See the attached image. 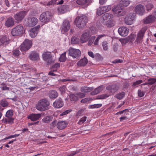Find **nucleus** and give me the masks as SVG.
<instances>
[{"label": "nucleus", "instance_id": "1", "mask_svg": "<svg viewBox=\"0 0 156 156\" xmlns=\"http://www.w3.org/2000/svg\"><path fill=\"white\" fill-rule=\"evenodd\" d=\"M50 103L48 100L46 98L39 100L36 106L37 109L40 111H44L49 108Z\"/></svg>", "mask_w": 156, "mask_h": 156}, {"label": "nucleus", "instance_id": "2", "mask_svg": "<svg viewBox=\"0 0 156 156\" xmlns=\"http://www.w3.org/2000/svg\"><path fill=\"white\" fill-rule=\"evenodd\" d=\"M87 22V17L84 15L78 16L76 19L75 23L79 28L84 27Z\"/></svg>", "mask_w": 156, "mask_h": 156}, {"label": "nucleus", "instance_id": "3", "mask_svg": "<svg viewBox=\"0 0 156 156\" xmlns=\"http://www.w3.org/2000/svg\"><path fill=\"white\" fill-rule=\"evenodd\" d=\"M24 28L22 25H19L12 29L11 34L13 36H17L21 35L24 32Z\"/></svg>", "mask_w": 156, "mask_h": 156}, {"label": "nucleus", "instance_id": "4", "mask_svg": "<svg viewBox=\"0 0 156 156\" xmlns=\"http://www.w3.org/2000/svg\"><path fill=\"white\" fill-rule=\"evenodd\" d=\"M13 112L12 110H8L6 112L5 116L7 118H4L2 119V122L4 123H8L12 124L14 122V118L12 117Z\"/></svg>", "mask_w": 156, "mask_h": 156}, {"label": "nucleus", "instance_id": "5", "mask_svg": "<svg viewBox=\"0 0 156 156\" xmlns=\"http://www.w3.org/2000/svg\"><path fill=\"white\" fill-rule=\"evenodd\" d=\"M51 14L50 12L46 11L41 14L40 20L42 22L46 23L49 22L51 17Z\"/></svg>", "mask_w": 156, "mask_h": 156}, {"label": "nucleus", "instance_id": "6", "mask_svg": "<svg viewBox=\"0 0 156 156\" xmlns=\"http://www.w3.org/2000/svg\"><path fill=\"white\" fill-rule=\"evenodd\" d=\"M81 52L78 49L70 48L69 50V55L73 58H78L80 56Z\"/></svg>", "mask_w": 156, "mask_h": 156}, {"label": "nucleus", "instance_id": "7", "mask_svg": "<svg viewBox=\"0 0 156 156\" xmlns=\"http://www.w3.org/2000/svg\"><path fill=\"white\" fill-rule=\"evenodd\" d=\"M32 42L28 39H26L21 45L20 50L22 51L28 50L32 45Z\"/></svg>", "mask_w": 156, "mask_h": 156}, {"label": "nucleus", "instance_id": "8", "mask_svg": "<svg viewBox=\"0 0 156 156\" xmlns=\"http://www.w3.org/2000/svg\"><path fill=\"white\" fill-rule=\"evenodd\" d=\"M27 12L25 11H21L17 12L14 16V18L17 22H20L22 21V20L26 16Z\"/></svg>", "mask_w": 156, "mask_h": 156}, {"label": "nucleus", "instance_id": "9", "mask_svg": "<svg viewBox=\"0 0 156 156\" xmlns=\"http://www.w3.org/2000/svg\"><path fill=\"white\" fill-rule=\"evenodd\" d=\"M91 36V35L90 31H88L84 32L80 37V41L82 43L87 42Z\"/></svg>", "mask_w": 156, "mask_h": 156}, {"label": "nucleus", "instance_id": "10", "mask_svg": "<svg viewBox=\"0 0 156 156\" xmlns=\"http://www.w3.org/2000/svg\"><path fill=\"white\" fill-rule=\"evenodd\" d=\"M42 57L44 60L48 63V65L52 63V58L51 52H44L42 54Z\"/></svg>", "mask_w": 156, "mask_h": 156}, {"label": "nucleus", "instance_id": "11", "mask_svg": "<svg viewBox=\"0 0 156 156\" xmlns=\"http://www.w3.org/2000/svg\"><path fill=\"white\" fill-rule=\"evenodd\" d=\"M135 14L130 13L125 19V23L127 25H130L133 23L135 18Z\"/></svg>", "mask_w": 156, "mask_h": 156}, {"label": "nucleus", "instance_id": "12", "mask_svg": "<svg viewBox=\"0 0 156 156\" xmlns=\"http://www.w3.org/2000/svg\"><path fill=\"white\" fill-rule=\"evenodd\" d=\"M135 11L136 13L142 15L145 12L144 7L141 4L138 5L136 6Z\"/></svg>", "mask_w": 156, "mask_h": 156}, {"label": "nucleus", "instance_id": "13", "mask_svg": "<svg viewBox=\"0 0 156 156\" xmlns=\"http://www.w3.org/2000/svg\"><path fill=\"white\" fill-rule=\"evenodd\" d=\"M40 28V26L39 25L36 26L32 28L30 31V35L32 38H34L37 35L39 29Z\"/></svg>", "mask_w": 156, "mask_h": 156}, {"label": "nucleus", "instance_id": "14", "mask_svg": "<svg viewBox=\"0 0 156 156\" xmlns=\"http://www.w3.org/2000/svg\"><path fill=\"white\" fill-rule=\"evenodd\" d=\"M118 32L121 36H126L128 35L129 30L126 27H122L119 28Z\"/></svg>", "mask_w": 156, "mask_h": 156}, {"label": "nucleus", "instance_id": "15", "mask_svg": "<svg viewBox=\"0 0 156 156\" xmlns=\"http://www.w3.org/2000/svg\"><path fill=\"white\" fill-rule=\"evenodd\" d=\"M112 10L115 13H117V16L118 17L124 16L126 13V12L122 8H121L120 9H119L118 6L115 8H114Z\"/></svg>", "mask_w": 156, "mask_h": 156}, {"label": "nucleus", "instance_id": "16", "mask_svg": "<svg viewBox=\"0 0 156 156\" xmlns=\"http://www.w3.org/2000/svg\"><path fill=\"white\" fill-rule=\"evenodd\" d=\"M68 125V123L66 121H58L56 125L57 127L60 130H62L66 128Z\"/></svg>", "mask_w": 156, "mask_h": 156}, {"label": "nucleus", "instance_id": "17", "mask_svg": "<svg viewBox=\"0 0 156 156\" xmlns=\"http://www.w3.org/2000/svg\"><path fill=\"white\" fill-rule=\"evenodd\" d=\"M119 87L116 84L110 85L107 87V90L110 91L113 94L116 92L119 89Z\"/></svg>", "mask_w": 156, "mask_h": 156}, {"label": "nucleus", "instance_id": "18", "mask_svg": "<svg viewBox=\"0 0 156 156\" xmlns=\"http://www.w3.org/2000/svg\"><path fill=\"white\" fill-rule=\"evenodd\" d=\"M70 25L69 21L65 20L63 22L62 25L61 27V29L62 31L64 32L67 31L69 29Z\"/></svg>", "mask_w": 156, "mask_h": 156}, {"label": "nucleus", "instance_id": "19", "mask_svg": "<svg viewBox=\"0 0 156 156\" xmlns=\"http://www.w3.org/2000/svg\"><path fill=\"white\" fill-rule=\"evenodd\" d=\"M63 103L61 98H59L53 103V105L56 108H60L63 105Z\"/></svg>", "mask_w": 156, "mask_h": 156}, {"label": "nucleus", "instance_id": "20", "mask_svg": "<svg viewBox=\"0 0 156 156\" xmlns=\"http://www.w3.org/2000/svg\"><path fill=\"white\" fill-rule=\"evenodd\" d=\"M38 20L35 17H32L28 19V25L29 27L35 26L37 23Z\"/></svg>", "mask_w": 156, "mask_h": 156}, {"label": "nucleus", "instance_id": "21", "mask_svg": "<svg viewBox=\"0 0 156 156\" xmlns=\"http://www.w3.org/2000/svg\"><path fill=\"white\" fill-rule=\"evenodd\" d=\"M14 21L11 17L8 18L5 23V25L7 27H12L14 25Z\"/></svg>", "mask_w": 156, "mask_h": 156}, {"label": "nucleus", "instance_id": "22", "mask_svg": "<svg viewBox=\"0 0 156 156\" xmlns=\"http://www.w3.org/2000/svg\"><path fill=\"white\" fill-rule=\"evenodd\" d=\"M10 41V40L6 36L2 37L0 39V43L3 45H5L8 44Z\"/></svg>", "mask_w": 156, "mask_h": 156}, {"label": "nucleus", "instance_id": "23", "mask_svg": "<svg viewBox=\"0 0 156 156\" xmlns=\"http://www.w3.org/2000/svg\"><path fill=\"white\" fill-rule=\"evenodd\" d=\"M41 117L40 114H32L28 116V118L31 121H34L38 120Z\"/></svg>", "mask_w": 156, "mask_h": 156}, {"label": "nucleus", "instance_id": "24", "mask_svg": "<svg viewBox=\"0 0 156 156\" xmlns=\"http://www.w3.org/2000/svg\"><path fill=\"white\" fill-rule=\"evenodd\" d=\"M37 83V80L35 78H30L26 83L25 85L28 86H30L33 85H35Z\"/></svg>", "mask_w": 156, "mask_h": 156}, {"label": "nucleus", "instance_id": "25", "mask_svg": "<svg viewBox=\"0 0 156 156\" xmlns=\"http://www.w3.org/2000/svg\"><path fill=\"white\" fill-rule=\"evenodd\" d=\"M88 62V60L85 57L80 59L77 62V65L79 66H85Z\"/></svg>", "mask_w": 156, "mask_h": 156}, {"label": "nucleus", "instance_id": "26", "mask_svg": "<svg viewBox=\"0 0 156 156\" xmlns=\"http://www.w3.org/2000/svg\"><path fill=\"white\" fill-rule=\"evenodd\" d=\"M48 95L51 99H53L56 98L58 97V94L56 91L51 90L49 92Z\"/></svg>", "mask_w": 156, "mask_h": 156}, {"label": "nucleus", "instance_id": "27", "mask_svg": "<svg viewBox=\"0 0 156 156\" xmlns=\"http://www.w3.org/2000/svg\"><path fill=\"white\" fill-rule=\"evenodd\" d=\"M92 2V0H77L76 2L79 5H84L89 4Z\"/></svg>", "mask_w": 156, "mask_h": 156}, {"label": "nucleus", "instance_id": "28", "mask_svg": "<svg viewBox=\"0 0 156 156\" xmlns=\"http://www.w3.org/2000/svg\"><path fill=\"white\" fill-rule=\"evenodd\" d=\"M38 54L35 52H32L30 55V58L33 61L36 60L39 58Z\"/></svg>", "mask_w": 156, "mask_h": 156}, {"label": "nucleus", "instance_id": "29", "mask_svg": "<svg viewBox=\"0 0 156 156\" xmlns=\"http://www.w3.org/2000/svg\"><path fill=\"white\" fill-rule=\"evenodd\" d=\"M102 18L104 22H105L113 18V16L112 14L106 13L103 15Z\"/></svg>", "mask_w": 156, "mask_h": 156}, {"label": "nucleus", "instance_id": "30", "mask_svg": "<svg viewBox=\"0 0 156 156\" xmlns=\"http://www.w3.org/2000/svg\"><path fill=\"white\" fill-rule=\"evenodd\" d=\"M155 19L154 18L152 15H150L146 19H144V23L148 24L151 23L154 21Z\"/></svg>", "mask_w": 156, "mask_h": 156}, {"label": "nucleus", "instance_id": "31", "mask_svg": "<svg viewBox=\"0 0 156 156\" xmlns=\"http://www.w3.org/2000/svg\"><path fill=\"white\" fill-rule=\"evenodd\" d=\"M147 29V27H146L143 28L138 33L137 37L143 38L144 33Z\"/></svg>", "mask_w": 156, "mask_h": 156}, {"label": "nucleus", "instance_id": "32", "mask_svg": "<svg viewBox=\"0 0 156 156\" xmlns=\"http://www.w3.org/2000/svg\"><path fill=\"white\" fill-rule=\"evenodd\" d=\"M53 119V117L51 116H47L44 117L42 120V122L47 123L50 122Z\"/></svg>", "mask_w": 156, "mask_h": 156}, {"label": "nucleus", "instance_id": "33", "mask_svg": "<svg viewBox=\"0 0 156 156\" xmlns=\"http://www.w3.org/2000/svg\"><path fill=\"white\" fill-rule=\"evenodd\" d=\"M105 24L107 26V27H112L114 25V22L112 18L110 20H108V21L104 22Z\"/></svg>", "mask_w": 156, "mask_h": 156}, {"label": "nucleus", "instance_id": "34", "mask_svg": "<svg viewBox=\"0 0 156 156\" xmlns=\"http://www.w3.org/2000/svg\"><path fill=\"white\" fill-rule=\"evenodd\" d=\"M93 89L91 87H83L80 89V91L84 93H88L91 91Z\"/></svg>", "mask_w": 156, "mask_h": 156}, {"label": "nucleus", "instance_id": "35", "mask_svg": "<svg viewBox=\"0 0 156 156\" xmlns=\"http://www.w3.org/2000/svg\"><path fill=\"white\" fill-rule=\"evenodd\" d=\"M125 93L124 92L122 91L116 94L115 96L118 99L121 100L125 97Z\"/></svg>", "mask_w": 156, "mask_h": 156}, {"label": "nucleus", "instance_id": "36", "mask_svg": "<svg viewBox=\"0 0 156 156\" xmlns=\"http://www.w3.org/2000/svg\"><path fill=\"white\" fill-rule=\"evenodd\" d=\"M130 3L129 0H121L120 2V5L121 7H126Z\"/></svg>", "mask_w": 156, "mask_h": 156}, {"label": "nucleus", "instance_id": "37", "mask_svg": "<svg viewBox=\"0 0 156 156\" xmlns=\"http://www.w3.org/2000/svg\"><path fill=\"white\" fill-rule=\"evenodd\" d=\"M39 75V78H38V80L41 82H44L47 80L46 76H44L42 73H40Z\"/></svg>", "mask_w": 156, "mask_h": 156}, {"label": "nucleus", "instance_id": "38", "mask_svg": "<svg viewBox=\"0 0 156 156\" xmlns=\"http://www.w3.org/2000/svg\"><path fill=\"white\" fill-rule=\"evenodd\" d=\"M0 104L3 107H7L9 105L8 102L5 99L2 100L0 101Z\"/></svg>", "mask_w": 156, "mask_h": 156}, {"label": "nucleus", "instance_id": "39", "mask_svg": "<svg viewBox=\"0 0 156 156\" xmlns=\"http://www.w3.org/2000/svg\"><path fill=\"white\" fill-rule=\"evenodd\" d=\"M105 12L102 6L99 7L97 9V14L99 16H101Z\"/></svg>", "mask_w": 156, "mask_h": 156}, {"label": "nucleus", "instance_id": "40", "mask_svg": "<svg viewBox=\"0 0 156 156\" xmlns=\"http://www.w3.org/2000/svg\"><path fill=\"white\" fill-rule=\"evenodd\" d=\"M66 52H65L62 54L60 56L59 59V60L61 62H64L66 60Z\"/></svg>", "mask_w": 156, "mask_h": 156}, {"label": "nucleus", "instance_id": "41", "mask_svg": "<svg viewBox=\"0 0 156 156\" xmlns=\"http://www.w3.org/2000/svg\"><path fill=\"white\" fill-rule=\"evenodd\" d=\"M106 36V35L105 34L99 35L98 36L97 38L95 40L94 42V44L95 45H97L98 44V41L102 37Z\"/></svg>", "mask_w": 156, "mask_h": 156}, {"label": "nucleus", "instance_id": "42", "mask_svg": "<svg viewBox=\"0 0 156 156\" xmlns=\"http://www.w3.org/2000/svg\"><path fill=\"white\" fill-rule=\"evenodd\" d=\"M102 90V87L100 86L96 88L92 93L94 94H96L101 91Z\"/></svg>", "mask_w": 156, "mask_h": 156}, {"label": "nucleus", "instance_id": "43", "mask_svg": "<svg viewBox=\"0 0 156 156\" xmlns=\"http://www.w3.org/2000/svg\"><path fill=\"white\" fill-rule=\"evenodd\" d=\"M102 106V104H96L90 105L89 106V108H98L101 107Z\"/></svg>", "mask_w": 156, "mask_h": 156}, {"label": "nucleus", "instance_id": "44", "mask_svg": "<svg viewBox=\"0 0 156 156\" xmlns=\"http://www.w3.org/2000/svg\"><path fill=\"white\" fill-rule=\"evenodd\" d=\"M87 117L84 116L81 118L77 122V124L81 125L83 124L87 120Z\"/></svg>", "mask_w": 156, "mask_h": 156}, {"label": "nucleus", "instance_id": "45", "mask_svg": "<svg viewBox=\"0 0 156 156\" xmlns=\"http://www.w3.org/2000/svg\"><path fill=\"white\" fill-rule=\"evenodd\" d=\"M109 95L107 94H103L100 95H98L97 97V99H103L106 98Z\"/></svg>", "mask_w": 156, "mask_h": 156}, {"label": "nucleus", "instance_id": "46", "mask_svg": "<svg viewBox=\"0 0 156 156\" xmlns=\"http://www.w3.org/2000/svg\"><path fill=\"white\" fill-rule=\"evenodd\" d=\"M95 39V36L90 37V38L89 39L87 43L88 46H91L94 42V41Z\"/></svg>", "mask_w": 156, "mask_h": 156}, {"label": "nucleus", "instance_id": "47", "mask_svg": "<svg viewBox=\"0 0 156 156\" xmlns=\"http://www.w3.org/2000/svg\"><path fill=\"white\" fill-rule=\"evenodd\" d=\"M147 81L148 82V84L152 85L156 82V78H149L147 79Z\"/></svg>", "mask_w": 156, "mask_h": 156}, {"label": "nucleus", "instance_id": "48", "mask_svg": "<svg viewBox=\"0 0 156 156\" xmlns=\"http://www.w3.org/2000/svg\"><path fill=\"white\" fill-rule=\"evenodd\" d=\"M70 100L71 101H76L78 99L77 96L74 94H71L70 96Z\"/></svg>", "mask_w": 156, "mask_h": 156}, {"label": "nucleus", "instance_id": "49", "mask_svg": "<svg viewBox=\"0 0 156 156\" xmlns=\"http://www.w3.org/2000/svg\"><path fill=\"white\" fill-rule=\"evenodd\" d=\"M57 121L54 120L50 124L49 127L50 129H53L55 127L57 124Z\"/></svg>", "mask_w": 156, "mask_h": 156}, {"label": "nucleus", "instance_id": "50", "mask_svg": "<svg viewBox=\"0 0 156 156\" xmlns=\"http://www.w3.org/2000/svg\"><path fill=\"white\" fill-rule=\"evenodd\" d=\"M79 39L76 37H73L71 38V43L72 44H76L79 42Z\"/></svg>", "mask_w": 156, "mask_h": 156}, {"label": "nucleus", "instance_id": "51", "mask_svg": "<svg viewBox=\"0 0 156 156\" xmlns=\"http://www.w3.org/2000/svg\"><path fill=\"white\" fill-rule=\"evenodd\" d=\"M108 43L106 41H105L102 42V45L103 49L104 50H107L108 49Z\"/></svg>", "mask_w": 156, "mask_h": 156}, {"label": "nucleus", "instance_id": "52", "mask_svg": "<svg viewBox=\"0 0 156 156\" xmlns=\"http://www.w3.org/2000/svg\"><path fill=\"white\" fill-rule=\"evenodd\" d=\"M119 41H120L122 44H125L126 43H127L129 41V40L127 38H123L119 40Z\"/></svg>", "mask_w": 156, "mask_h": 156}, {"label": "nucleus", "instance_id": "53", "mask_svg": "<svg viewBox=\"0 0 156 156\" xmlns=\"http://www.w3.org/2000/svg\"><path fill=\"white\" fill-rule=\"evenodd\" d=\"M147 9L148 11L151 10L154 7V5L151 3H148L146 5Z\"/></svg>", "mask_w": 156, "mask_h": 156}, {"label": "nucleus", "instance_id": "54", "mask_svg": "<svg viewBox=\"0 0 156 156\" xmlns=\"http://www.w3.org/2000/svg\"><path fill=\"white\" fill-rule=\"evenodd\" d=\"M20 53V52L19 50H14L13 51V55L14 56H18Z\"/></svg>", "mask_w": 156, "mask_h": 156}, {"label": "nucleus", "instance_id": "55", "mask_svg": "<svg viewBox=\"0 0 156 156\" xmlns=\"http://www.w3.org/2000/svg\"><path fill=\"white\" fill-rule=\"evenodd\" d=\"M103 8L104 9V11L105 12H107L110 10L111 7L110 5H108L106 6H102Z\"/></svg>", "mask_w": 156, "mask_h": 156}, {"label": "nucleus", "instance_id": "56", "mask_svg": "<svg viewBox=\"0 0 156 156\" xmlns=\"http://www.w3.org/2000/svg\"><path fill=\"white\" fill-rule=\"evenodd\" d=\"M80 150H79L78 151H73L69 154H67V156H73L74 155L76 154L77 153H78L79 151H80Z\"/></svg>", "mask_w": 156, "mask_h": 156}, {"label": "nucleus", "instance_id": "57", "mask_svg": "<svg viewBox=\"0 0 156 156\" xmlns=\"http://www.w3.org/2000/svg\"><path fill=\"white\" fill-rule=\"evenodd\" d=\"M76 95L80 98H83L85 96V94L80 92H77L76 93Z\"/></svg>", "mask_w": 156, "mask_h": 156}, {"label": "nucleus", "instance_id": "58", "mask_svg": "<svg viewBox=\"0 0 156 156\" xmlns=\"http://www.w3.org/2000/svg\"><path fill=\"white\" fill-rule=\"evenodd\" d=\"M66 88L65 85L59 88V90L61 93H63L65 92Z\"/></svg>", "mask_w": 156, "mask_h": 156}, {"label": "nucleus", "instance_id": "59", "mask_svg": "<svg viewBox=\"0 0 156 156\" xmlns=\"http://www.w3.org/2000/svg\"><path fill=\"white\" fill-rule=\"evenodd\" d=\"M143 82V81L142 80H138L136 81L133 83V85L134 86H136Z\"/></svg>", "mask_w": 156, "mask_h": 156}, {"label": "nucleus", "instance_id": "60", "mask_svg": "<svg viewBox=\"0 0 156 156\" xmlns=\"http://www.w3.org/2000/svg\"><path fill=\"white\" fill-rule=\"evenodd\" d=\"M138 96L139 97H142L144 95L145 93L144 91H141V90H138Z\"/></svg>", "mask_w": 156, "mask_h": 156}, {"label": "nucleus", "instance_id": "61", "mask_svg": "<svg viewBox=\"0 0 156 156\" xmlns=\"http://www.w3.org/2000/svg\"><path fill=\"white\" fill-rule=\"evenodd\" d=\"M83 109H80L76 113V116H81L83 112Z\"/></svg>", "mask_w": 156, "mask_h": 156}, {"label": "nucleus", "instance_id": "62", "mask_svg": "<svg viewBox=\"0 0 156 156\" xmlns=\"http://www.w3.org/2000/svg\"><path fill=\"white\" fill-rule=\"evenodd\" d=\"M71 112V111L69 110H67L66 111L64 112L61 113L60 114V116H62L65 115H66L70 112Z\"/></svg>", "mask_w": 156, "mask_h": 156}, {"label": "nucleus", "instance_id": "63", "mask_svg": "<svg viewBox=\"0 0 156 156\" xmlns=\"http://www.w3.org/2000/svg\"><path fill=\"white\" fill-rule=\"evenodd\" d=\"M37 86L35 85H34L33 86H28V88H26L27 89H30V90L33 91L34 90L35 88Z\"/></svg>", "mask_w": 156, "mask_h": 156}, {"label": "nucleus", "instance_id": "64", "mask_svg": "<svg viewBox=\"0 0 156 156\" xmlns=\"http://www.w3.org/2000/svg\"><path fill=\"white\" fill-rule=\"evenodd\" d=\"M142 39L143 38H141L137 37L135 42H136L137 44L140 43L142 42Z\"/></svg>", "mask_w": 156, "mask_h": 156}]
</instances>
